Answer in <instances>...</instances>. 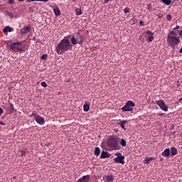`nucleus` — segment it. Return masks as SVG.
<instances>
[{
  "mask_svg": "<svg viewBox=\"0 0 182 182\" xmlns=\"http://www.w3.org/2000/svg\"><path fill=\"white\" fill-rule=\"evenodd\" d=\"M53 11L56 16H60L61 14L60 10L58 6H55L53 8Z\"/></svg>",
  "mask_w": 182,
  "mask_h": 182,
  "instance_id": "obj_12",
  "label": "nucleus"
},
{
  "mask_svg": "<svg viewBox=\"0 0 182 182\" xmlns=\"http://www.w3.org/2000/svg\"><path fill=\"white\" fill-rule=\"evenodd\" d=\"M166 19H167L168 21H171V20H172L171 14H167L166 15Z\"/></svg>",
  "mask_w": 182,
  "mask_h": 182,
  "instance_id": "obj_28",
  "label": "nucleus"
},
{
  "mask_svg": "<svg viewBox=\"0 0 182 182\" xmlns=\"http://www.w3.org/2000/svg\"><path fill=\"white\" fill-rule=\"evenodd\" d=\"M155 159L154 158H152V157H149V158H146L144 159V164L148 165L149 164L150 161L154 160Z\"/></svg>",
  "mask_w": 182,
  "mask_h": 182,
  "instance_id": "obj_18",
  "label": "nucleus"
},
{
  "mask_svg": "<svg viewBox=\"0 0 182 182\" xmlns=\"http://www.w3.org/2000/svg\"><path fill=\"white\" fill-rule=\"evenodd\" d=\"M109 1H110V0H104V3H105V4H108Z\"/></svg>",
  "mask_w": 182,
  "mask_h": 182,
  "instance_id": "obj_38",
  "label": "nucleus"
},
{
  "mask_svg": "<svg viewBox=\"0 0 182 182\" xmlns=\"http://www.w3.org/2000/svg\"><path fill=\"white\" fill-rule=\"evenodd\" d=\"M9 4L12 5L14 4V0H9Z\"/></svg>",
  "mask_w": 182,
  "mask_h": 182,
  "instance_id": "obj_36",
  "label": "nucleus"
},
{
  "mask_svg": "<svg viewBox=\"0 0 182 182\" xmlns=\"http://www.w3.org/2000/svg\"><path fill=\"white\" fill-rule=\"evenodd\" d=\"M114 180V178L112 176H107V182H113Z\"/></svg>",
  "mask_w": 182,
  "mask_h": 182,
  "instance_id": "obj_25",
  "label": "nucleus"
},
{
  "mask_svg": "<svg viewBox=\"0 0 182 182\" xmlns=\"http://www.w3.org/2000/svg\"><path fill=\"white\" fill-rule=\"evenodd\" d=\"M4 113V109H2V108H1L0 107V115H1Z\"/></svg>",
  "mask_w": 182,
  "mask_h": 182,
  "instance_id": "obj_37",
  "label": "nucleus"
},
{
  "mask_svg": "<svg viewBox=\"0 0 182 182\" xmlns=\"http://www.w3.org/2000/svg\"><path fill=\"white\" fill-rule=\"evenodd\" d=\"M6 14L7 16H10V18H13V17H14L13 14L11 12H9V11H6Z\"/></svg>",
  "mask_w": 182,
  "mask_h": 182,
  "instance_id": "obj_30",
  "label": "nucleus"
},
{
  "mask_svg": "<svg viewBox=\"0 0 182 182\" xmlns=\"http://www.w3.org/2000/svg\"><path fill=\"white\" fill-rule=\"evenodd\" d=\"M156 105L160 107V109L164 112H168V107L167 105H166L164 101H162V100H159V101L156 102Z\"/></svg>",
  "mask_w": 182,
  "mask_h": 182,
  "instance_id": "obj_8",
  "label": "nucleus"
},
{
  "mask_svg": "<svg viewBox=\"0 0 182 182\" xmlns=\"http://www.w3.org/2000/svg\"><path fill=\"white\" fill-rule=\"evenodd\" d=\"M115 156H118L117 158L114 159V162L119 163L120 164H124V156H122V154H115Z\"/></svg>",
  "mask_w": 182,
  "mask_h": 182,
  "instance_id": "obj_9",
  "label": "nucleus"
},
{
  "mask_svg": "<svg viewBox=\"0 0 182 182\" xmlns=\"http://www.w3.org/2000/svg\"><path fill=\"white\" fill-rule=\"evenodd\" d=\"M107 146L112 149H119V145L117 142V139L114 137H111V139H108L107 142Z\"/></svg>",
  "mask_w": 182,
  "mask_h": 182,
  "instance_id": "obj_5",
  "label": "nucleus"
},
{
  "mask_svg": "<svg viewBox=\"0 0 182 182\" xmlns=\"http://www.w3.org/2000/svg\"><path fill=\"white\" fill-rule=\"evenodd\" d=\"M11 49L14 52H23L24 48L21 41L13 42L11 45Z\"/></svg>",
  "mask_w": 182,
  "mask_h": 182,
  "instance_id": "obj_3",
  "label": "nucleus"
},
{
  "mask_svg": "<svg viewBox=\"0 0 182 182\" xmlns=\"http://www.w3.org/2000/svg\"><path fill=\"white\" fill-rule=\"evenodd\" d=\"M94 154L95 156H98L100 154V149L99 147H96L95 150L94 151Z\"/></svg>",
  "mask_w": 182,
  "mask_h": 182,
  "instance_id": "obj_21",
  "label": "nucleus"
},
{
  "mask_svg": "<svg viewBox=\"0 0 182 182\" xmlns=\"http://www.w3.org/2000/svg\"><path fill=\"white\" fill-rule=\"evenodd\" d=\"M128 122V121H127V119H124V121H122L120 122L119 123H118V125L120 126V127L122 129H124L126 130V128L124 127V125Z\"/></svg>",
  "mask_w": 182,
  "mask_h": 182,
  "instance_id": "obj_15",
  "label": "nucleus"
},
{
  "mask_svg": "<svg viewBox=\"0 0 182 182\" xmlns=\"http://www.w3.org/2000/svg\"><path fill=\"white\" fill-rule=\"evenodd\" d=\"M111 156V154L105 152V151H102V153H101V159H107L109 158Z\"/></svg>",
  "mask_w": 182,
  "mask_h": 182,
  "instance_id": "obj_14",
  "label": "nucleus"
},
{
  "mask_svg": "<svg viewBox=\"0 0 182 182\" xmlns=\"http://www.w3.org/2000/svg\"><path fill=\"white\" fill-rule=\"evenodd\" d=\"M145 34L149 35V36H154V33L152 31H149V30H146L145 31Z\"/></svg>",
  "mask_w": 182,
  "mask_h": 182,
  "instance_id": "obj_27",
  "label": "nucleus"
},
{
  "mask_svg": "<svg viewBox=\"0 0 182 182\" xmlns=\"http://www.w3.org/2000/svg\"><path fill=\"white\" fill-rule=\"evenodd\" d=\"M41 86L43 87H47L46 82H45V81H43V82H41Z\"/></svg>",
  "mask_w": 182,
  "mask_h": 182,
  "instance_id": "obj_34",
  "label": "nucleus"
},
{
  "mask_svg": "<svg viewBox=\"0 0 182 182\" xmlns=\"http://www.w3.org/2000/svg\"><path fill=\"white\" fill-rule=\"evenodd\" d=\"M179 53H181L182 54V47L180 48L179 50Z\"/></svg>",
  "mask_w": 182,
  "mask_h": 182,
  "instance_id": "obj_40",
  "label": "nucleus"
},
{
  "mask_svg": "<svg viewBox=\"0 0 182 182\" xmlns=\"http://www.w3.org/2000/svg\"><path fill=\"white\" fill-rule=\"evenodd\" d=\"M48 58V55L47 54H43L41 56L42 60H45L46 58Z\"/></svg>",
  "mask_w": 182,
  "mask_h": 182,
  "instance_id": "obj_33",
  "label": "nucleus"
},
{
  "mask_svg": "<svg viewBox=\"0 0 182 182\" xmlns=\"http://www.w3.org/2000/svg\"><path fill=\"white\" fill-rule=\"evenodd\" d=\"M31 117H34V119L38 124L43 125L45 124V119L44 118H42L41 115H38V114L33 113Z\"/></svg>",
  "mask_w": 182,
  "mask_h": 182,
  "instance_id": "obj_7",
  "label": "nucleus"
},
{
  "mask_svg": "<svg viewBox=\"0 0 182 182\" xmlns=\"http://www.w3.org/2000/svg\"><path fill=\"white\" fill-rule=\"evenodd\" d=\"M120 145L123 147H125L127 146V141L125 139H122L120 142H119Z\"/></svg>",
  "mask_w": 182,
  "mask_h": 182,
  "instance_id": "obj_22",
  "label": "nucleus"
},
{
  "mask_svg": "<svg viewBox=\"0 0 182 182\" xmlns=\"http://www.w3.org/2000/svg\"><path fill=\"white\" fill-rule=\"evenodd\" d=\"M178 102H182V98H179Z\"/></svg>",
  "mask_w": 182,
  "mask_h": 182,
  "instance_id": "obj_42",
  "label": "nucleus"
},
{
  "mask_svg": "<svg viewBox=\"0 0 182 182\" xmlns=\"http://www.w3.org/2000/svg\"><path fill=\"white\" fill-rule=\"evenodd\" d=\"M4 33H7L8 32L11 33L13 31V28L9 26H6L3 30Z\"/></svg>",
  "mask_w": 182,
  "mask_h": 182,
  "instance_id": "obj_16",
  "label": "nucleus"
},
{
  "mask_svg": "<svg viewBox=\"0 0 182 182\" xmlns=\"http://www.w3.org/2000/svg\"><path fill=\"white\" fill-rule=\"evenodd\" d=\"M90 180V176L87 175L82 176V178L78 179V182H88Z\"/></svg>",
  "mask_w": 182,
  "mask_h": 182,
  "instance_id": "obj_11",
  "label": "nucleus"
},
{
  "mask_svg": "<svg viewBox=\"0 0 182 182\" xmlns=\"http://www.w3.org/2000/svg\"><path fill=\"white\" fill-rule=\"evenodd\" d=\"M134 106L135 104L133 101H127L125 105H124L121 109L122 112H132L134 110Z\"/></svg>",
  "mask_w": 182,
  "mask_h": 182,
  "instance_id": "obj_6",
  "label": "nucleus"
},
{
  "mask_svg": "<svg viewBox=\"0 0 182 182\" xmlns=\"http://www.w3.org/2000/svg\"><path fill=\"white\" fill-rule=\"evenodd\" d=\"M179 31H171L168 32L167 37H166V43L171 47H175L176 46L178 45L180 41V37H178Z\"/></svg>",
  "mask_w": 182,
  "mask_h": 182,
  "instance_id": "obj_2",
  "label": "nucleus"
},
{
  "mask_svg": "<svg viewBox=\"0 0 182 182\" xmlns=\"http://www.w3.org/2000/svg\"><path fill=\"white\" fill-rule=\"evenodd\" d=\"M30 31H31V27L28 26H26L21 29V34H27L30 33Z\"/></svg>",
  "mask_w": 182,
  "mask_h": 182,
  "instance_id": "obj_10",
  "label": "nucleus"
},
{
  "mask_svg": "<svg viewBox=\"0 0 182 182\" xmlns=\"http://www.w3.org/2000/svg\"><path fill=\"white\" fill-rule=\"evenodd\" d=\"M179 28H180V26H176L175 28H173L172 31L178 32Z\"/></svg>",
  "mask_w": 182,
  "mask_h": 182,
  "instance_id": "obj_31",
  "label": "nucleus"
},
{
  "mask_svg": "<svg viewBox=\"0 0 182 182\" xmlns=\"http://www.w3.org/2000/svg\"><path fill=\"white\" fill-rule=\"evenodd\" d=\"M34 1H40V2H48L49 0H26L27 3L34 2Z\"/></svg>",
  "mask_w": 182,
  "mask_h": 182,
  "instance_id": "obj_20",
  "label": "nucleus"
},
{
  "mask_svg": "<svg viewBox=\"0 0 182 182\" xmlns=\"http://www.w3.org/2000/svg\"><path fill=\"white\" fill-rule=\"evenodd\" d=\"M0 124L4 125V126L5 125V124H4V123H3V122H1V121H0Z\"/></svg>",
  "mask_w": 182,
  "mask_h": 182,
  "instance_id": "obj_41",
  "label": "nucleus"
},
{
  "mask_svg": "<svg viewBox=\"0 0 182 182\" xmlns=\"http://www.w3.org/2000/svg\"><path fill=\"white\" fill-rule=\"evenodd\" d=\"M178 154V150L175 147L171 148V155L175 156Z\"/></svg>",
  "mask_w": 182,
  "mask_h": 182,
  "instance_id": "obj_17",
  "label": "nucleus"
},
{
  "mask_svg": "<svg viewBox=\"0 0 182 182\" xmlns=\"http://www.w3.org/2000/svg\"><path fill=\"white\" fill-rule=\"evenodd\" d=\"M154 40V35L149 36L147 38V43H151Z\"/></svg>",
  "mask_w": 182,
  "mask_h": 182,
  "instance_id": "obj_24",
  "label": "nucleus"
},
{
  "mask_svg": "<svg viewBox=\"0 0 182 182\" xmlns=\"http://www.w3.org/2000/svg\"><path fill=\"white\" fill-rule=\"evenodd\" d=\"M14 109H15V108H14V104H11V105L9 107V113L13 114L14 112Z\"/></svg>",
  "mask_w": 182,
  "mask_h": 182,
  "instance_id": "obj_23",
  "label": "nucleus"
},
{
  "mask_svg": "<svg viewBox=\"0 0 182 182\" xmlns=\"http://www.w3.org/2000/svg\"><path fill=\"white\" fill-rule=\"evenodd\" d=\"M19 2H23L25 0H18Z\"/></svg>",
  "mask_w": 182,
  "mask_h": 182,
  "instance_id": "obj_43",
  "label": "nucleus"
},
{
  "mask_svg": "<svg viewBox=\"0 0 182 182\" xmlns=\"http://www.w3.org/2000/svg\"><path fill=\"white\" fill-rule=\"evenodd\" d=\"M75 14H77V16H81L82 15L81 9H80V10L77 11V12H75Z\"/></svg>",
  "mask_w": 182,
  "mask_h": 182,
  "instance_id": "obj_32",
  "label": "nucleus"
},
{
  "mask_svg": "<svg viewBox=\"0 0 182 182\" xmlns=\"http://www.w3.org/2000/svg\"><path fill=\"white\" fill-rule=\"evenodd\" d=\"M171 154L170 152V149H166L162 153H161V156L166 157V156H169Z\"/></svg>",
  "mask_w": 182,
  "mask_h": 182,
  "instance_id": "obj_13",
  "label": "nucleus"
},
{
  "mask_svg": "<svg viewBox=\"0 0 182 182\" xmlns=\"http://www.w3.org/2000/svg\"><path fill=\"white\" fill-rule=\"evenodd\" d=\"M71 43L73 45L75 46L77 44H82L83 43V37L80 33H77L75 36L71 38Z\"/></svg>",
  "mask_w": 182,
  "mask_h": 182,
  "instance_id": "obj_4",
  "label": "nucleus"
},
{
  "mask_svg": "<svg viewBox=\"0 0 182 182\" xmlns=\"http://www.w3.org/2000/svg\"><path fill=\"white\" fill-rule=\"evenodd\" d=\"M139 26H144V21H139Z\"/></svg>",
  "mask_w": 182,
  "mask_h": 182,
  "instance_id": "obj_35",
  "label": "nucleus"
},
{
  "mask_svg": "<svg viewBox=\"0 0 182 182\" xmlns=\"http://www.w3.org/2000/svg\"><path fill=\"white\" fill-rule=\"evenodd\" d=\"M161 1L166 6H170L171 4V0H161Z\"/></svg>",
  "mask_w": 182,
  "mask_h": 182,
  "instance_id": "obj_19",
  "label": "nucleus"
},
{
  "mask_svg": "<svg viewBox=\"0 0 182 182\" xmlns=\"http://www.w3.org/2000/svg\"><path fill=\"white\" fill-rule=\"evenodd\" d=\"M90 110V105L88 104H84V112H88Z\"/></svg>",
  "mask_w": 182,
  "mask_h": 182,
  "instance_id": "obj_26",
  "label": "nucleus"
},
{
  "mask_svg": "<svg viewBox=\"0 0 182 182\" xmlns=\"http://www.w3.org/2000/svg\"><path fill=\"white\" fill-rule=\"evenodd\" d=\"M129 12H130V9H129V7H125V8L124 9V14H129Z\"/></svg>",
  "mask_w": 182,
  "mask_h": 182,
  "instance_id": "obj_29",
  "label": "nucleus"
},
{
  "mask_svg": "<svg viewBox=\"0 0 182 182\" xmlns=\"http://www.w3.org/2000/svg\"><path fill=\"white\" fill-rule=\"evenodd\" d=\"M178 33H179V36H182V30L180 31H178Z\"/></svg>",
  "mask_w": 182,
  "mask_h": 182,
  "instance_id": "obj_39",
  "label": "nucleus"
},
{
  "mask_svg": "<svg viewBox=\"0 0 182 182\" xmlns=\"http://www.w3.org/2000/svg\"><path fill=\"white\" fill-rule=\"evenodd\" d=\"M73 49V44L70 43V40L68 37H65L58 44L56 48V51L58 55H62L63 53L71 50Z\"/></svg>",
  "mask_w": 182,
  "mask_h": 182,
  "instance_id": "obj_1",
  "label": "nucleus"
}]
</instances>
